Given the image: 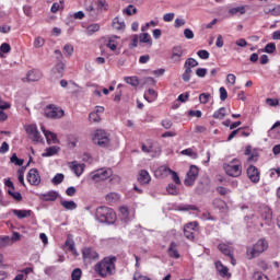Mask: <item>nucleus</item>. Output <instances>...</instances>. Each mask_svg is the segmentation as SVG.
<instances>
[{"label": "nucleus", "mask_w": 280, "mask_h": 280, "mask_svg": "<svg viewBox=\"0 0 280 280\" xmlns=\"http://www.w3.org/2000/svg\"><path fill=\"white\" fill-rule=\"evenodd\" d=\"M124 14L132 16V14H137V9L135 8V5L129 4L126 9H124Z\"/></svg>", "instance_id": "4d7b16f0"}, {"label": "nucleus", "mask_w": 280, "mask_h": 280, "mask_svg": "<svg viewBox=\"0 0 280 280\" xmlns=\"http://www.w3.org/2000/svg\"><path fill=\"white\" fill-rule=\"evenodd\" d=\"M199 170L198 166L191 165L188 173L187 177L185 178V185L186 187H191L196 183V178H198Z\"/></svg>", "instance_id": "ddd939ff"}, {"label": "nucleus", "mask_w": 280, "mask_h": 280, "mask_svg": "<svg viewBox=\"0 0 280 280\" xmlns=\"http://www.w3.org/2000/svg\"><path fill=\"white\" fill-rule=\"evenodd\" d=\"M10 108V103L3 102V100L0 97V121H5L8 119V114H5L3 110H8Z\"/></svg>", "instance_id": "a878e982"}, {"label": "nucleus", "mask_w": 280, "mask_h": 280, "mask_svg": "<svg viewBox=\"0 0 280 280\" xmlns=\"http://www.w3.org/2000/svg\"><path fill=\"white\" fill-rule=\"evenodd\" d=\"M191 73H194V70H191L189 68H185V71L182 74V80L184 82H189V80H191Z\"/></svg>", "instance_id": "37998d69"}, {"label": "nucleus", "mask_w": 280, "mask_h": 280, "mask_svg": "<svg viewBox=\"0 0 280 280\" xmlns=\"http://www.w3.org/2000/svg\"><path fill=\"white\" fill-rule=\"evenodd\" d=\"M89 119L90 121H92L93 124H100V121L102 120V117L100 116V114L92 112L89 115Z\"/></svg>", "instance_id": "3c124183"}, {"label": "nucleus", "mask_w": 280, "mask_h": 280, "mask_svg": "<svg viewBox=\"0 0 280 280\" xmlns=\"http://www.w3.org/2000/svg\"><path fill=\"white\" fill-rule=\"evenodd\" d=\"M44 115L47 119H62L65 117V110L61 107L49 104L46 106Z\"/></svg>", "instance_id": "1a4fd4ad"}, {"label": "nucleus", "mask_w": 280, "mask_h": 280, "mask_svg": "<svg viewBox=\"0 0 280 280\" xmlns=\"http://www.w3.org/2000/svg\"><path fill=\"white\" fill-rule=\"evenodd\" d=\"M8 194L9 196H12L18 202H21V200H23V196L21 195V192L14 191V189H9Z\"/></svg>", "instance_id": "09e8293b"}, {"label": "nucleus", "mask_w": 280, "mask_h": 280, "mask_svg": "<svg viewBox=\"0 0 280 280\" xmlns=\"http://www.w3.org/2000/svg\"><path fill=\"white\" fill-rule=\"evenodd\" d=\"M219 93H220L221 102H225L226 97H229V93L226 92V89L224 86H221L219 89Z\"/></svg>", "instance_id": "680f3d73"}, {"label": "nucleus", "mask_w": 280, "mask_h": 280, "mask_svg": "<svg viewBox=\"0 0 280 280\" xmlns=\"http://www.w3.org/2000/svg\"><path fill=\"white\" fill-rule=\"evenodd\" d=\"M60 152V147L54 145L46 149V152L42 154V156H54Z\"/></svg>", "instance_id": "473e14b6"}, {"label": "nucleus", "mask_w": 280, "mask_h": 280, "mask_svg": "<svg viewBox=\"0 0 280 280\" xmlns=\"http://www.w3.org/2000/svg\"><path fill=\"white\" fill-rule=\"evenodd\" d=\"M139 45V35H132L131 43L129 44V49H135Z\"/></svg>", "instance_id": "e2e57ef3"}, {"label": "nucleus", "mask_w": 280, "mask_h": 280, "mask_svg": "<svg viewBox=\"0 0 280 280\" xmlns=\"http://www.w3.org/2000/svg\"><path fill=\"white\" fill-rule=\"evenodd\" d=\"M198 229V222L194 221L190 223H187L184 225V235L186 240H189L192 242V240H196V231Z\"/></svg>", "instance_id": "9b49d317"}, {"label": "nucleus", "mask_w": 280, "mask_h": 280, "mask_svg": "<svg viewBox=\"0 0 280 280\" xmlns=\"http://www.w3.org/2000/svg\"><path fill=\"white\" fill-rule=\"evenodd\" d=\"M150 180H152L150 173L145 170H141L139 172L138 183H140V185H149Z\"/></svg>", "instance_id": "412c9836"}, {"label": "nucleus", "mask_w": 280, "mask_h": 280, "mask_svg": "<svg viewBox=\"0 0 280 280\" xmlns=\"http://www.w3.org/2000/svg\"><path fill=\"white\" fill-rule=\"evenodd\" d=\"M10 244H12V240L10 238V236L0 237V246L2 248H5V246H10Z\"/></svg>", "instance_id": "bf43d9fd"}, {"label": "nucleus", "mask_w": 280, "mask_h": 280, "mask_svg": "<svg viewBox=\"0 0 280 280\" xmlns=\"http://www.w3.org/2000/svg\"><path fill=\"white\" fill-rule=\"evenodd\" d=\"M167 174L172 175V180H174V183L176 185H180V177L178 176V173L172 171L170 167H167V166H160L155 171V176H165Z\"/></svg>", "instance_id": "9d476101"}, {"label": "nucleus", "mask_w": 280, "mask_h": 280, "mask_svg": "<svg viewBox=\"0 0 280 280\" xmlns=\"http://www.w3.org/2000/svg\"><path fill=\"white\" fill-rule=\"evenodd\" d=\"M209 100H211V94H209V93H201L199 95L200 104H209Z\"/></svg>", "instance_id": "6e6d98bb"}, {"label": "nucleus", "mask_w": 280, "mask_h": 280, "mask_svg": "<svg viewBox=\"0 0 280 280\" xmlns=\"http://www.w3.org/2000/svg\"><path fill=\"white\" fill-rule=\"evenodd\" d=\"M66 246H68V250H70L72 255H75V257H78V250L75 249V243H73V241H66Z\"/></svg>", "instance_id": "c03bdc74"}, {"label": "nucleus", "mask_w": 280, "mask_h": 280, "mask_svg": "<svg viewBox=\"0 0 280 280\" xmlns=\"http://www.w3.org/2000/svg\"><path fill=\"white\" fill-rule=\"evenodd\" d=\"M124 81L130 86H139V78L138 77H125Z\"/></svg>", "instance_id": "58836bf2"}, {"label": "nucleus", "mask_w": 280, "mask_h": 280, "mask_svg": "<svg viewBox=\"0 0 280 280\" xmlns=\"http://www.w3.org/2000/svg\"><path fill=\"white\" fill-rule=\"evenodd\" d=\"M26 133L28 135L30 139H32V141H35L36 143H40V141H43V138L36 125H28L26 127Z\"/></svg>", "instance_id": "4468645a"}, {"label": "nucleus", "mask_w": 280, "mask_h": 280, "mask_svg": "<svg viewBox=\"0 0 280 280\" xmlns=\"http://www.w3.org/2000/svg\"><path fill=\"white\" fill-rule=\"evenodd\" d=\"M10 161H11V163H13L14 165H18L19 167H21V165H23V163H25V161L23 159H19V156H16V153L12 154Z\"/></svg>", "instance_id": "de8ad7c7"}, {"label": "nucleus", "mask_w": 280, "mask_h": 280, "mask_svg": "<svg viewBox=\"0 0 280 280\" xmlns=\"http://www.w3.org/2000/svg\"><path fill=\"white\" fill-rule=\"evenodd\" d=\"M265 14H270L271 16H280V4L276 5L273 9L265 10Z\"/></svg>", "instance_id": "a18cd8bd"}, {"label": "nucleus", "mask_w": 280, "mask_h": 280, "mask_svg": "<svg viewBox=\"0 0 280 280\" xmlns=\"http://www.w3.org/2000/svg\"><path fill=\"white\" fill-rule=\"evenodd\" d=\"M40 130L44 132L48 145H50V143H58V136L55 132L45 129V126H42Z\"/></svg>", "instance_id": "f3484780"}, {"label": "nucleus", "mask_w": 280, "mask_h": 280, "mask_svg": "<svg viewBox=\"0 0 280 280\" xmlns=\"http://www.w3.org/2000/svg\"><path fill=\"white\" fill-rule=\"evenodd\" d=\"M260 218L266 221V224H270L272 222V210L269 207H262Z\"/></svg>", "instance_id": "aec40b11"}, {"label": "nucleus", "mask_w": 280, "mask_h": 280, "mask_svg": "<svg viewBox=\"0 0 280 280\" xmlns=\"http://www.w3.org/2000/svg\"><path fill=\"white\" fill-rule=\"evenodd\" d=\"M11 212L13 213V215H16V218L19 220H23V219L30 218V215H32V210H16V209H13V210H11Z\"/></svg>", "instance_id": "c85d7f7f"}, {"label": "nucleus", "mask_w": 280, "mask_h": 280, "mask_svg": "<svg viewBox=\"0 0 280 280\" xmlns=\"http://www.w3.org/2000/svg\"><path fill=\"white\" fill-rule=\"evenodd\" d=\"M95 220L101 224H115L117 222V213L112 208L101 206L95 210Z\"/></svg>", "instance_id": "f03ea898"}, {"label": "nucleus", "mask_w": 280, "mask_h": 280, "mask_svg": "<svg viewBox=\"0 0 280 280\" xmlns=\"http://www.w3.org/2000/svg\"><path fill=\"white\" fill-rule=\"evenodd\" d=\"M141 150L145 154H151L153 159L159 156L161 152H163L161 144L152 140L147 141V143H142Z\"/></svg>", "instance_id": "0eeeda50"}, {"label": "nucleus", "mask_w": 280, "mask_h": 280, "mask_svg": "<svg viewBox=\"0 0 280 280\" xmlns=\"http://www.w3.org/2000/svg\"><path fill=\"white\" fill-rule=\"evenodd\" d=\"M11 49L12 47L8 43H3L0 46V51H2V54H10Z\"/></svg>", "instance_id": "0e129e2a"}, {"label": "nucleus", "mask_w": 280, "mask_h": 280, "mask_svg": "<svg viewBox=\"0 0 280 280\" xmlns=\"http://www.w3.org/2000/svg\"><path fill=\"white\" fill-rule=\"evenodd\" d=\"M119 198H121V196H119V194L109 192L106 195L105 200H106V202H108V205H116V202H119Z\"/></svg>", "instance_id": "7c9ffc66"}, {"label": "nucleus", "mask_w": 280, "mask_h": 280, "mask_svg": "<svg viewBox=\"0 0 280 280\" xmlns=\"http://www.w3.org/2000/svg\"><path fill=\"white\" fill-rule=\"evenodd\" d=\"M60 205L67 211H75V209H78V203H75V201H73V200H70V201L61 200Z\"/></svg>", "instance_id": "c756f323"}, {"label": "nucleus", "mask_w": 280, "mask_h": 280, "mask_svg": "<svg viewBox=\"0 0 280 280\" xmlns=\"http://www.w3.org/2000/svg\"><path fill=\"white\" fill-rule=\"evenodd\" d=\"M215 270L219 272L220 277H231L229 268L222 265V261L218 260L214 262Z\"/></svg>", "instance_id": "4be33fe9"}, {"label": "nucleus", "mask_w": 280, "mask_h": 280, "mask_svg": "<svg viewBox=\"0 0 280 280\" xmlns=\"http://www.w3.org/2000/svg\"><path fill=\"white\" fill-rule=\"evenodd\" d=\"M43 78V73L39 70H31L26 74L27 82H38Z\"/></svg>", "instance_id": "5701e85b"}, {"label": "nucleus", "mask_w": 280, "mask_h": 280, "mask_svg": "<svg viewBox=\"0 0 280 280\" xmlns=\"http://www.w3.org/2000/svg\"><path fill=\"white\" fill-rule=\"evenodd\" d=\"M138 38L140 43H147L149 45H152V37L148 33H141Z\"/></svg>", "instance_id": "a19ab883"}, {"label": "nucleus", "mask_w": 280, "mask_h": 280, "mask_svg": "<svg viewBox=\"0 0 280 280\" xmlns=\"http://www.w3.org/2000/svg\"><path fill=\"white\" fill-rule=\"evenodd\" d=\"M253 277L255 280H268V276L259 271L254 272Z\"/></svg>", "instance_id": "69168bd1"}, {"label": "nucleus", "mask_w": 280, "mask_h": 280, "mask_svg": "<svg viewBox=\"0 0 280 280\" xmlns=\"http://www.w3.org/2000/svg\"><path fill=\"white\" fill-rule=\"evenodd\" d=\"M93 143L100 148H110V135L102 129H97L93 137Z\"/></svg>", "instance_id": "20e7f679"}, {"label": "nucleus", "mask_w": 280, "mask_h": 280, "mask_svg": "<svg viewBox=\"0 0 280 280\" xmlns=\"http://www.w3.org/2000/svg\"><path fill=\"white\" fill-rule=\"evenodd\" d=\"M265 54H275L277 51V45L275 43H269L265 46Z\"/></svg>", "instance_id": "8fccbe9b"}, {"label": "nucleus", "mask_w": 280, "mask_h": 280, "mask_svg": "<svg viewBox=\"0 0 280 280\" xmlns=\"http://www.w3.org/2000/svg\"><path fill=\"white\" fill-rule=\"evenodd\" d=\"M213 207H215V209H224V207H226V203L224 202V200L222 199H214L213 202H212Z\"/></svg>", "instance_id": "5fc2aeb1"}, {"label": "nucleus", "mask_w": 280, "mask_h": 280, "mask_svg": "<svg viewBox=\"0 0 280 280\" xmlns=\"http://www.w3.org/2000/svg\"><path fill=\"white\" fill-rule=\"evenodd\" d=\"M52 75H55V78H62V75H65V63L62 61L58 62L52 68Z\"/></svg>", "instance_id": "393cba45"}, {"label": "nucleus", "mask_w": 280, "mask_h": 280, "mask_svg": "<svg viewBox=\"0 0 280 280\" xmlns=\"http://www.w3.org/2000/svg\"><path fill=\"white\" fill-rule=\"evenodd\" d=\"M167 254L173 259H180V253H178V243L171 242V244L167 248Z\"/></svg>", "instance_id": "a211bd4d"}, {"label": "nucleus", "mask_w": 280, "mask_h": 280, "mask_svg": "<svg viewBox=\"0 0 280 280\" xmlns=\"http://www.w3.org/2000/svg\"><path fill=\"white\" fill-rule=\"evenodd\" d=\"M156 97H159V94L156 93V91H154V89H149L145 93H144V100H147V102L152 103L156 100Z\"/></svg>", "instance_id": "2f4dec72"}, {"label": "nucleus", "mask_w": 280, "mask_h": 280, "mask_svg": "<svg viewBox=\"0 0 280 280\" xmlns=\"http://www.w3.org/2000/svg\"><path fill=\"white\" fill-rule=\"evenodd\" d=\"M39 198L44 202H55V200H58V192L56 190H49L48 192L42 194Z\"/></svg>", "instance_id": "6ab92c4d"}, {"label": "nucleus", "mask_w": 280, "mask_h": 280, "mask_svg": "<svg viewBox=\"0 0 280 280\" xmlns=\"http://www.w3.org/2000/svg\"><path fill=\"white\" fill-rule=\"evenodd\" d=\"M219 250L225 255V257H232L233 255V247H231L229 244L226 243H220L218 245Z\"/></svg>", "instance_id": "bb28decb"}, {"label": "nucleus", "mask_w": 280, "mask_h": 280, "mask_svg": "<svg viewBox=\"0 0 280 280\" xmlns=\"http://www.w3.org/2000/svg\"><path fill=\"white\" fill-rule=\"evenodd\" d=\"M166 191L170 196H178V194H180V189L174 184H168Z\"/></svg>", "instance_id": "e433bc0d"}, {"label": "nucleus", "mask_w": 280, "mask_h": 280, "mask_svg": "<svg viewBox=\"0 0 280 280\" xmlns=\"http://www.w3.org/2000/svg\"><path fill=\"white\" fill-rule=\"evenodd\" d=\"M119 219L121 220V222H125V224L130 222V212L128 210V207L121 206L119 208Z\"/></svg>", "instance_id": "b1692460"}, {"label": "nucleus", "mask_w": 280, "mask_h": 280, "mask_svg": "<svg viewBox=\"0 0 280 280\" xmlns=\"http://www.w3.org/2000/svg\"><path fill=\"white\" fill-rule=\"evenodd\" d=\"M63 54L65 56H67L68 58H71V56H73V45L71 44H66L63 46Z\"/></svg>", "instance_id": "49530a36"}, {"label": "nucleus", "mask_w": 280, "mask_h": 280, "mask_svg": "<svg viewBox=\"0 0 280 280\" xmlns=\"http://www.w3.org/2000/svg\"><path fill=\"white\" fill-rule=\"evenodd\" d=\"M115 264H117V257L107 256L94 266V272H96L97 276L101 277V279H108V277H115V275L117 273V267L115 266Z\"/></svg>", "instance_id": "f257e3e1"}, {"label": "nucleus", "mask_w": 280, "mask_h": 280, "mask_svg": "<svg viewBox=\"0 0 280 280\" xmlns=\"http://www.w3.org/2000/svg\"><path fill=\"white\" fill-rule=\"evenodd\" d=\"M84 164H79L78 162H71V170L74 172L75 176H82L84 174Z\"/></svg>", "instance_id": "cd10ccee"}, {"label": "nucleus", "mask_w": 280, "mask_h": 280, "mask_svg": "<svg viewBox=\"0 0 280 280\" xmlns=\"http://www.w3.org/2000/svg\"><path fill=\"white\" fill-rule=\"evenodd\" d=\"M65 180V174L62 173H57L52 179L51 183L52 185H60Z\"/></svg>", "instance_id": "79ce46f5"}, {"label": "nucleus", "mask_w": 280, "mask_h": 280, "mask_svg": "<svg viewBox=\"0 0 280 280\" xmlns=\"http://www.w3.org/2000/svg\"><path fill=\"white\" fill-rule=\"evenodd\" d=\"M247 177L252 183H258L259 182V170L255 165H249L247 167Z\"/></svg>", "instance_id": "dca6fc26"}, {"label": "nucleus", "mask_w": 280, "mask_h": 280, "mask_svg": "<svg viewBox=\"0 0 280 280\" xmlns=\"http://www.w3.org/2000/svg\"><path fill=\"white\" fill-rule=\"evenodd\" d=\"M184 156H192V159H196L198 156V153L194 152V149L188 148L180 152Z\"/></svg>", "instance_id": "603ef678"}, {"label": "nucleus", "mask_w": 280, "mask_h": 280, "mask_svg": "<svg viewBox=\"0 0 280 280\" xmlns=\"http://www.w3.org/2000/svg\"><path fill=\"white\" fill-rule=\"evenodd\" d=\"M33 45L36 49H40L45 45V38L40 36L36 37Z\"/></svg>", "instance_id": "13d9d810"}, {"label": "nucleus", "mask_w": 280, "mask_h": 280, "mask_svg": "<svg viewBox=\"0 0 280 280\" xmlns=\"http://www.w3.org/2000/svg\"><path fill=\"white\" fill-rule=\"evenodd\" d=\"M229 14L231 16H235L236 14H246V7H244V5L234 7L229 10Z\"/></svg>", "instance_id": "72a5a7b5"}, {"label": "nucleus", "mask_w": 280, "mask_h": 280, "mask_svg": "<svg viewBox=\"0 0 280 280\" xmlns=\"http://www.w3.org/2000/svg\"><path fill=\"white\" fill-rule=\"evenodd\" d=\"M110 176H113V170L106 167L98 168L90 173V178L94 183H102L104 180H108Z\"/></svg>", "instance_id": "423d86ee"}, {"label": "nucleus", "mask_w": 280, "mask_h": 280, "mask_svg": "<svg viewBox=\"0 0 280 280\" xmlns=\"http://www.w3.org/2000/svg\"><path fill=\"white\" fill-rule=\"evenodd\" d=\"M198 60L194 59V58H188L186 59L185 63H184V68L185 69H194L195 67H198Z\"/></svg>", "instance_id": "4c0bfd02"}, {"label": "nucleus", "mask_w": 280, "mask_h": 280, "mask_svg": "<svg viewBox=\"0 0 280 280\" xmlns=\"http://www.w3.org/2000/svg\"><path fill=\"white\" fill-rule=\"evenodd\" d=\"M81 253L85 266H91L93 261H97V259H100V254L93 247H83Z\"/></svg>", "instance_id": "6e6552de"}, {"label": "nucleus", "mask_w": 280, "mask_h": 280, "mask_svg": "<svg viewBox=\"0 0 280 280\" xmlns=\"http://www.w3.org/2000/svg\"><path fill=\"white\" fill-rule=\"evenodd\" d=\"M266 250H268V241L260 238L253 246L246 248V255L248 259H255V257H259Z\"/></svg>", "instance_id": "7ed1b4c3"}, {"label": "nucleus", "mask_w": 280, "mask_h": 280, "mask_svg": "<svg viewBox=\"0 0 280 280\" xmlns=\"http://www.w3.org/2000/svg\"><path fill=\"white\" fill-rule=\"evenodd\" d=\"M106 47H108V49H110L112 51H115L117 49L116 40H114L113 37H109Z\"/></svg>", "instance_id": "052dcab7"}, {"label": "nucleus", "mask_w": 280, "mask_h": 280, "mask_svg": "<svg viewBox=\"0 0 280 280\" xmlns=\"http://www.w3.org/2000/svg\"><path fill=\"white\" fill-rule=\"evenodd\" d=\"M223 167L228 176H232L233 178L242 176V163H240L237 159L232 160L230 163L223 164Z\"/></svg>", "instance_id": "39448f33"}, {"label": "nucleus", "mask_w": 280, "mask_h": 280, "mask_svg": "<svg viewBox=\"0 0 280 280\" xmlns=\"http://www.w3.org/2000/svg\"><path fill=\"white\" fill-rule=\"evenodd\" d=\"M71 279L72 280H80V279H82V269L75 268L74 270H72Z\"/></svg>", "instance_id": "864d4df0"}, {"label": "nucleus", "mask_w": 280, "mask_h": 280, "mask_svg": "<svg viewBox=\"0 0 280 280\" xmlns=\"http://www.w3.org/2000/svg\"><path fill=\"white\" fill-rule=\"evenodd\" d=\"M133 280H150V278L148 276H142L141 273L136 272L133 275Z\"/></svg>", "instance_id": "774afa93"}, {"label": "nucleus", "mask_w": 280, "mask_h": 280, "mask_svg": "<svg viewBox=\"0 0 280 280\" xmlns=\"http://www.w3.org/2000/svg\"><path fill=\"white\" fill-rule=\"evenodd\" d=\"M97 9L108 10V3H106V0H97Z\"/></svg>", "instance_id": "338daca9"}, {"label": "nucleus", "mask_w": 280, "mask_h": 280, "mask_svg": "<svg viewBox=\"0 0 280 280\" xmlns=\"http://www.w3.org/2000/svg\"><path fill=\"white\" fill-rule=\"evenodd\" d=\"M183 56H185V49L182 46H174L171 49V60L174 65H180L183 62Z\"/></svg>", "instance_id": "f8f14e48"}, {"label": "nucleus", "mask_w": 280, "mask_h": 280, "mask_svg": "<svg viewBox=\"0 0 280 280\" xmlns=\"http://www.w3.org/2000/svg\"><path fill=\"white\" fill-rule=\"evenodd\" d=\"M213 119H224L226 117V108L220 107L218 110H215L212 115Z\"/></svg>", "instance_id": "f704fd0d"}, {"label": "nucleus", "mask_w": 280, "mask_h": 280, "mask_svg": "<svg viewBox=\"0 0 280 280\" xmlns=\"http://www.w3.org/2000/svg\"><path fill=\"white\" fill-rule=\"evenodd\" d=\"M113 27L119 32L121 30H126V23L124 21H119V18H115L113 20Z\"/></svg>", "instance_id": "c9c22d12"}, {"label": "nucleus", "mask_w": 280, "mask_h": 280, "mask_svg": "<svg viewBox=\"0 0 280 280\" xmlns=\"http://www.w3.org/2000/svg\"><path fill=\"white\" fill-rule=\"evenodd\" d=\"M26 178L30 185H40V174H38V170L36 168H31Z\"/></svg>", "instance_id": "2eb2a0df"}, {"label": "nucleus", "mask_w": 280, "mask_h": 280, "mask_svg": "<svg viewBox=\"0 0 280 280\" xmlns=\"http://www.w3.org/2000/svg\"><path fill=\"white\" fill-rule=\"evenodd\" d=\"M86 34L88 36H93V34H95V32H100V24L95 23V24H91L86 27Z\"/></svg>", "instance_id": "ea45409f"}]
</instances>
